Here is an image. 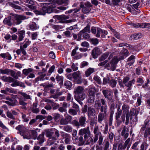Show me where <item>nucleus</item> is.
<instances>
[{
	"instance_id": "20",
	"label": "nucleus",
	"mask_w": 150,
	"mask_h": 150,
	"mask_svg": "<svg viewBox=\"0 0 150 150\" xmlns=\"http://www.w3.org/2000/svg\"><path fill=\"white\" fill-rule=\"evenodd\" d=\"M96 111L95 109L91 107L88 108L87 115L88 117H94L96 115Z\"/></svg>"
},
{
	"instance_id": "14",
	"label": "nucleus",
	"mask_w": 150,
	"mask_h": 150,
	"mask_svg": "<svg viewBox=\"0 0 150 150\" xmlns=\"http://www.w3.org/2000/svg\"><path fill=\"white\" fill-rule=\"evenodd\" d=\"M136 110L134 108H133L130 110L129 112H128V119L126 118V117H125L126 120L125 124L127 125L128 124L129 122V119L132 120V117L135 115Z\"/></svg>"
},
{
	"instance_id": "58",
	"label": "nucleus",
	"mask_w": 150,
	"mask_h": 150,
	"mask_svg": "<svg viewBox=\"0 0 150 150\" xmlns=\"http://www.w3.org/2000/svg\"><path fill=\"white\" fill-rule=\"evenodd\" d=\"M139 141H137L135 142L132 145L131 147V149H135L137 150H139L137 148V146L139 145Z\"/></svg>"
},
{
	"instance_id": "2",
	"label": "nucleus",
	"mask_w": 150,
	"mask_h": 150,
	"mask_svg": "<svg viewBox=\"0 0 150 150\" xmlns=\"http://www.w3.org/2000/svg\"><path fill=\"white\" fill-rule=\"evenodd\" d=\"M130 78L128 76L124 77L122 80L120 79L118 81V84L121 88H124L125 86L127 88V91L131 90L132 85L135 82V80L133 79L129 81Z\"/></svg>"
},
{
	"instance_id": "5",
	"label": "nucleus",
	"mask_w": 150,
	"mask_h": 150,
	"mask_svg": "<svg viewBox=\"0 0 150 150\" xmlns=\"http://www.w3.org/2000/svg\"><path fill=\"white\" fill-rule=\"evenodd\" d=\"M14 20L13 23L16 25H18L20 24L23 20L28 19L29 17H27L26 16L22 15H18L17 14H13Z\"/></svg>"
},
{
	"instance_id": "38",
	"label": "nucleus",
	"mask_w": 150,
	"mask_h": 150,
	"mask_svg": "<svg viewBox=\"0 0 150 150\" xmlns=\"http://www.w3.org/2000/svg\"><path fill=\"white\" fill-rule=\"evenodd\" d=\"M53 119L56 122H57L59 120L60 117V115L58 113H53L52 114Z\"/></svg>"
},
{
	"instance_id": "44",
	"label": "nucleus",
	"mask_w": 150,
	"mask_h": 150,
	"mask_svg": "<svg viewBox=\"0 0 150 150\" xmlns=\"http://www.w3.org/2000/svg\"><path fill=\"white\" fill-rule=\"evenodd\" d=\"M76 110L75 109L71 108L69 109L68 112L71 115L75 116L77 115V112H79V111Z\"/></svg>"
},
{
	"instance_id": "35",
	"label": "nucleus",
	"mask_w": 150,
	"mask_h": 150,
	"mask_svg": "<svg viewBox=\"0 0 150 150\" xmlns=\"http://www.w3.org/2000/svg\"><path fill=\"white\" fill-rule=\"evenodd\" d=\"M24 139H30L31 138V137L29 134V132L27 131L23 132H22V135Z\"/></svg>"
},
{
	"instance_id": "4",
	"label": "nucleus",
	"mask_w": 150,
	"mask_h": 150,
	"mask_svg": "<svg viewBox=\"0 0 150 150\" xmlns=\"http://www.w3.org/2000/svg\"><path fill=\"white\" fill-rule=\"evenodd\" d=\"M86 118L85 115L81 116L78 119V121L74 120L71 122V124L77 128H79L80 126L84 127L86 125Z\"/></svg>"
},
{
	"instance_id": "33",
	"label": "nucleus",
	"mask_w": 150,
	"mask_h": 150,
	"mask_svg": "<svg viewBox=\"0 0 150 150\" xmlns=\"http://www.w3.org/2000/svg\"><path fill=\"white\" fill-rule=\"evenodd\" d=\"M91 32L90 26L89 24H87L86 26L82 30H81L79 32L82 33H90Z\"/></svg>"
},
{
	"instance_id": "3",
	"label": "nucleus",
	"mask_w": 150,
	"mask_h": 150,
	"mask_svg": "<svg viewBox=\"0 0 150 150\" xmlns=\"http://www.w3.org/2000/svg\"><path fill=\"white\" fill-rule=\"evenodd\" d=\"M91 32L97 38H100V36L101 38H105V35L108 34L107 31L104 30H103L101 28L95 27H92L91 28Z\"/></svg>"
},
{
	"instance_id": "51",
	"label": "nucleus",
	"mask_w": 150,
	"mask_h": 150,
	"mask_svg": "<svg viewBox=\"0 0 150 150\" xmlns=\"http://www.w3.org/2000/svg\"><path fill=\"white\" fill-rule=\"evenodd\" d=\"M30 133L31 134L32 138L34 139H36L38 135L37 132L35 130H31L30 131Z\"/></svg>"
},
{
	"instance_id": "36",
	"label": "nucleus",
	"mask_w": 150,
	"mask_h": 150,
	"mask_svg": "<svg viewBox=\"0 0 150 150\" xmlns=\"http://www.w3.org/2000/svg\"><path fill=\"white\" fill-rule=\"evenodd\" d=\"M33 70L32 68H29L27 69H24L23 70V74L25 76H27L31 72H32Z\"/></svg>"
},
{
	"instance_id": "56",
	"label": "nucleus",
	"mask_w": 150,
	"mask_h": 150,
	"mask_svg": "<svg viewBox=\"0 0 150 150\" xmlns=\"http://www.w3.org/2000/svg\"><path fill=\"white\" fill-rule=\"evenodd\" d=\"M103 140V137L101 133H100V135L98 139V144H97L99 145H101L102 144Z\"/></svg>"
},
{
	"instance_id": "22",
	"label": "nucleus",
	"mask_w": 150,
	"mask_h": 150,
	"mask_svg": "<svg viewBox=\"0 0 150 150\" xmlns=\"http://www.w3.org/2000/svg\"><path fill=\"white\" fill-rule=\"evenodd\" d=\"M84 87L81 86H79L74 88V92L75 95L80 94L84 92Z\"/></svg>"
},
{
	"instance_id": "17",
	"label": "nucleus",
	"mask_w": 150,
	"mask_h": 150,
	"mask_svg": "<svg viewBox=\"0 0 150 150\" xmlns=\"http://www.w3.org/2000/svg\"><path fill=\"white\" fill-rule=\"evenodd\" d=\"M96 92V89L94 86H89L88 87L87 95L88 96L95 97Z\"/></svg>"
},
{
	"instance_id": "57",
	"label": "nucleus",
	"mask_w": 150,
	"mask_h": 150,
	"mask_svg": "<svg viewBox=\"0 0 150 150\" xmlns=\"http://www.w3.org/2000/svg\"><path fill=\"white\" fill-rule=\"evenodd\" d=\"M45 131V132L46 136L47 137L49 138L52 136L53 134V132L50 131L49 129H46Z\"/></svg>"
},
{
	"instance_id": "9",
	"label": "nucleus",
	"mask_w": 150,
	"mask_h": 150,
	"mask_svg": "<svg viewBox=\"0 0 150 150\" xmlns=\"http://www.w3.org/2000/svg\"><path fill=\"white\" fill-rule=\"evenodd\" d=\"M103 94L106 99L109 101L112 99L113 93L110 89H104L102 91Z\"/></svg>"
},
{
	"instance_id": "16",
	"label": "nucleus",
	"mask_w": 150,
	"mask_h": 150,
	"mask_svg": "<svg viewBox=\"0 0 150 150\" xmlns=\"http://www.w3.org/2000/svg\"><path fill=\"white\" fill-rule=\"evenodd\" d=\"M18 113L15 110H11L10 111L8 110L6 112L7 116L8 117L13 120L15 119V117L18 115Z\"/></svg>"
},
{
	"instance_id": "41",
	"label": "nucleus",
	"mask_w": 150,
	"mask_h": 150,
	"mask_svg": "<svg viewBox=\"0 0 150 150\" xmlns=\"http://www.w3.org/2000/svg\"><path fill=\"white\" fill-rule=\"evenodd\" d=\"M30 29L32 30H35L38 28V26H37L36 23L33 22L32 23L29 25Z\"/></svg>"
},
{
	"instance_id": "12",
	"label": "nucleus",
	"mask_w": 150,
	"mask_h": 150,
	"mask_svg": "<svg viewBox=\"0 0 150 150\" xmlns=\"http://www.w3.org/2000/svg\"><path fill=\"white\" fill-rule=\"evenodd\" d=\"M85 6L82 9V12L85 14H87L91 10V7L92 6L91 3L88 1H87L84 3Z\"/></svg>"
},
{
	"instance_id": "62",
	"label": "nucleus",
	"mask_w": 150,
	"mask_h": 150,
	"mask_svg": "<svg viewBox=\"0 0 150 150\" xmlns=\"http://www.w3.org/2000/svg\"><path fill=\"white\" fill-rule=\"evenodd\" d=\"M79 143L81 145H83L84 144L85 141L86 140H85V139H83V137L82 136H80L79 138Z\"/></svg>"
},
{
	"instance_id": "63",
	"label": "nucleus",
	"mask_w": 150,
	"mask_h": 150,
	"mask_svg": "<svg viewBox=\"0 0 150 150\" xmlns=\"http://www.w3.org/2000/svg\"><path fill=\"white\" fill-rule=\"evenodd\" d=\"M101 104L99 101L96 100L95 101V104L94 105V107L96 109H99L101 106Z\"/></svg>"
},
{
	"instance_id": "13",
	"label": "nucleus",
	"mask_w": 150,
	"mask_h": 150,
	"mask_svg": "<svg viewBox=\"0 0 150 150\" xmlns=\"http://www.w3.org/2000/svg\"><path fill=\"white\" fill-rule=\"evenodd\" d=\"M72 119V117L70 115H68L66 118H62L60 121V124L63 125H67L71 122Z\"/></svg>"
},
{
	"instance_id": "34",
	"label": "nucleus",
	"mask_w": 150,
	"mask_h": 150,
	"mask_svg": "<svg viewBox=\"0 0 150 150\" xmlns=\"http://www.w3.org/2000/svg\"><path fill=\"white\" fill-rule=\"evenodd\" d=\"M126 8L128 10L132 13H135V11L134 10V8L130 5L127 4L125 5Z\"/></svg>"
},
{
	"instance_id": "6",
	"label": "nucleus",
	"mask_w": 150,
	"mask_h": 150,
	"mask_svg": "<svg viewBox=\"0 0 150 150\" xmlns=\"http://www.w3.org/2000/svg\"><path fill=\"white\" fill-rule=\"evenodd\" d=\"M79 134L81 136L84 135V138L85 140H87L88 138V137H90L91 135V132L89 126L80 129L79 131Z\"/></svg>"
},
{
	"instance_id": "32",
	"label": "nucleus",
	"mask_w": 150,
	"mask_h": 150,
	"mask_svg": "<svg viewBox=\"0 0 150 150\" xmlns=\"http://www.w3.org/2000/svg\"><path fill=\"white\" fill-rule=\"evenodd\" d=\"M18 93L23 96L24 101H26V100L31 99L30 96L24 92L20 91L18 92Z\"/></svg>"
},
{
	"instance_id": "45",
	"label": "nucleus",
	"mask_w": 150,
	"mask_h": 150,
	"mask_svg": "<svg viewBox=\"0 0 150 150\" xmlns=\"http://www.w3.org/2000/svg\"><path fill=\"white\" fill-rule=\"evenodd\" d=\"M63 129L67 132H70L72 131V128L70 126L67 125L64 127Z\"/></svg>"
},
{
	"instance_id": "39",
	"label": "nucleus",
	"mask_w": 150,
	"mask_h": 150,
	"mask_svg": "<svg viewBox=\"0 0 150 150\" xmlns=\"http://www.w3.org/2000/svg\"><path fill=\"white\" fill-rule=\"evenodd\" d=\"M117 82L116 80L114 79H112L110 80L109 82V85L112 88H114L116 86Z\"/></svg>"
},
{
	"instance_id": "52",
	"label": "nucleus",
	"mask_w": 150,
	"mask_h": 150,
	"mask_svg": "<svg viewBox=\"0 0 150 150\" xmlns=\"http://www.w3.org/2000/svg\"><path fill=\"white\" fill-rule=\"evenodd\" d=\"M104 147L103 150H110V143L108 141H106L104 144Z\"/></svg>"
},
{
	"instance_id": "23",
	"label": "nucleus",
	"mask_w": 150,
	"mask_h": 150,
	"mask_svg": "<svg viewBox=\"0 0 150 150\" xmlns=\"http://www.w3.org/2000/svg\"><path fill=\"white\" fill-rule=\"evenodd\" d=\"M129 129L124 126L121 135L124 137V139H126L129 135Z\"/></svg>"
},
{
	"instance_id": "19",
	"label": "nucleus",
	"mask_w": 150,
	"mask_h": 150,
	"mask_svg": "<svg viewBox=\"0 0 150 150\" xmlns=\"http://www.w3.org/2000/svg\"><path fill=\"white\" fill-rule=\"evenodd\" d=\"M100 54V50L97 47L94 48L92 51L91 55L94 58H97L98 55Z\"/></svg>"
},
{
	"instance_id": "8",
	"label": "nucleus",
	"mask_w": 150,
	"mask_h": 150,
	"mask_svg": "<svg viewBox=\"0 0 150 150\" xmlns=\"http://www.w3.org/2000/svg\"><path fill=\"white\" fill-rule=\"evenodd\" d=\"M55 17L58 20L60 21V22L62 23H69L71 22H75L76 21V20L74 19L66 20L68 19L69 17V16H66L64 15H57Z\"/></svg>"
},
{
	"instance_id": "37",
	"label": "nucleus",
	"mask_w": 150,
	"mask_h": 150,
	"mask_svg": "<svg viewBox=\"0 0 150 150\" xmlns=\"http://www.w3.org/2000/svg\"><path fill=\"white\" fill-rule=\"evenodd\" d=\"M43 6L42 7L40 10L41 13L42 15H44L46 13H48V10L46 5L44 4Z\"/></svg>"
},
{
	"instance_id": "26",
	"label": "nucleus",
	"mask_w": 150,
	"mask_h": 150,
	"mask_svg": "<svg viewBox=\"0 0 150 150\" xmlns=\"http://www.w3.org/2000/svg\"><path fill=\"white\" fill-rule=\"evenodd\" d=\"M11 74V75L16 79H17L18 77L20 75L21 73L20 71H18L17 73H16L15 71L13 70H10V72Z\"/></svg>"
},
{
	"instance_id": "60",
	"label": "nucleus",
	"mask_w": 150,
	"mask_h": 150,
	"mask_svg": "<svg viewBox=\"0 0 150 150\" xmlns=\"http://www.w3.org/2000/svg\"><path fill=\"white\" fill-rule=\"evenodd\" d=\"M90 41L92 44L94 45H96L98 43V40L97 38L90 39Z\"/></svg>"
},
{
	"instance_id": "15",
	"label": "nucleus",
	"mask_w": 150,
	"mask_h": 150,
	"mask_svg": "<svg viewBox=\"0 0 150 150\" xmlns=\"http://www.w3.org/2000/svg\"><path fill=\"white\" fill-rule=\"evenodd\" d=\"M6 99L8 101H6L5 103L9 105L14 106L16 105L18 103L17 100L14 98L7 97Z\"/></svg>"
},
{
	"instance_id": "64",
	"label": "nucleus",
	"mask_w": 150,
	"mask_h": 150,
	"mask_svg": "<svg viewBox=\"0 0 150 150\" xmlns=\"http://www.w3.org/2000/svg\"><path fill=\"white\" fill-rule=\"evenodd\" d=\"M67 148L68 150H76L75 147L70 145H68L67 146Z\"/></svg>"
},
{
	"instance_id": "43",
	"label": "nucleus",
	"mask_w": 150,
	"mask_h": 150,
	"mask_svg": "<svg viewBox=\"0 0 150 150\" xmlns=\"http://www.w3.org/2000/svg\"><path fill=\"white\" fill-rule=\"evenodd\" d=\"M55 2L57 4L59 5L62 4L67 5L69 2V0H56Z\"/></svg>"
},
{
	"instance_id": "24",
	"label": "nucleus",
	"mask_w": 150,
	"mask_h": 150,
	"mask_svg": "<svg viewBox=\"0 0 150 150\" xmlns=\"http://www.w3.org/2000/svg\"><path fill=\"white\" fill-rule=\"evenodd\" d=\"M44 3V4L46 6L48 10V13H51L52 11V8L55 7V6L53 3Z\"/></svg>"
},
{
	"instance_id": "50",
	"label": "nucleus",
	"mask_w": 150,
	"mask_h": 150,
	"mask_svg": "<svg viewBox=\"0 0 150 150\" xmlns=\"http://www.w3.org/2000/svg\"><path fill=\"white\" fill-rule=\"evenodd\" d=\"M126 147L122 143H120L117 145V150H125Z\"/></svg>"
},
{
	"instance_id": "31",
	"label": "nucleus",
	"mask_w": 150,
	"mask_h": 150,
	"mask_svg": "<svg viewBox=\"0 0 150 150\" xmlns=\"http://www.w3.org/2000/svg\"><path fill=\"white\" fill-rule=\"evenodd\" d=\"M81 73L79 71L74 72L72 74V76L75 80H77L80 78H81Z\"/></svg>"
},
{
	"instance_id": "29",
	"label": "nucleus",
	"mask_w": 150,
	"mask_h": 150,
	"mask_svg": "<svg viewBox=\"0 0 150 150\" xmlns=\"http://www.w3.org/2000/svg\"><path fill=\"white\" fill-rule=\"evenodd\" d=\"M95 71V69L94 68L90 67L85 71V76L86 77H88Z\"/></svg>"
},
{
	"instance_id": "25",
	"label": "nucleus",
	"mask_w": 150,
	"mask_h": 150,
	"mask_svg": "<svg viewBox=\"0 0 150 150\" xmlns=\"http://www.w3.org/2000/svg\"><path fill=\"white\" fill-rule=\"evenodd\" d=\"M25 30H22L18 32V41L17 42H19L22 41L25 37Z\"/></svg>"
},
{
	"instance_id": "10",
	"label": "nucleus",
	"mask_w": 150,
	"mask_h": 150,
	"mask_svg": "<svg viewBox=\"0 0 150 150\" xmlns=\"http://www.w3.org/2000/svg\"><path fill=\"white\" fill-rule=\"evenodd\" d=\"M86 97V95L85 93L75 95L74 96L75 100L81 105L83 104L82 101Z\"/></svg>"
},
{
	"instance_id": "1",
	"label": "nucleus",
	"mask_w": 150,
	"mask_h": 150,
	"mask_svg": "<svg viewBox=\"0 0 150 150\" xmlns=\"http://www.w3.org/2000/svg\"><path fill=\"white\" fill-rule=\"evenodd\" d=\"M108 60H105L98 64V66H103L105 68L108 70L114 71L116 69L117 64L118 62L117 57H114L110 63L108 62Z\"/></svg>"
},
{
	"instance_id": "54",
	"label": "nucleus",
	"mask_w": 150,
	"mask_h": 150,
	"mask_svg": "<svg viewBox=\"0 0 150 150\" xmlns=\"http://www.w3.org/2000/svg\"><path fill=\"white\" fill-rule=\"evenodd\" d=\"M149 135H150V127L146 129L144 132V137L145 138H147Z\"/></svg>"
},
{
	"instance_id": "40",
	"label": "nucleus",
	"mask_w": 150,
	"mask_h": 150,
	"mask_svg": "<svg viewBox=\"0 0 150 150\" xmlns=\"http://www.w3.org/2000/svg\"><path fill=\"white\" fill-rule=\"evenodd\" d=\"M109 54V52H107L104 54L99 58V61L101 62L104 61L108 57Z\"/></svg>"
},
{
	"instance_id": "27",
	"label": "nucleus",
	"mask_w": 150,
	"mask_h": 150,
	"mask_svg": "<svg viewBox=\"0 0 150 150\" xmlns=\"http://www.w3.org/2000/svg\"><path fill=\"white\" fill-rule=\"evenodd\" d=\"M105 115L101 112H100L98 115V121L100 124H102V122L104 120Z\"/></svg>"
},
{
	"instance_id": "42",
	"label": "nucleus",
	"mask_w": 150,
	"mask_h": 150,
	"mask_svg": "<svg viewBox=\"0 0 150 150\" xmlns=\"http://www.w3.org/2000/svg\"><path fill=\"white\" fill-rule=\"evenodd\" d=\"M60 133L61 136L63 138V139H65L71 137L70 134L66 133L63 131L60 132Z\"/></svg>"
},
{
	"instance_id": "30",
	"label": "nucleus",
	"mask_w": 150,
	"mask_h": 150,
	"mask_svg": "<svg viewBox=\"0 0 150 150\" xmlns=\"http://www.w3.org/2000/svg\"><path fill=\"white\" fill-rule=\"evenodd\" d=\"M142 36V35L141 33H137L132 35L130 39L131 40H137L141 38Z\"/></svg>"
},
{
	"instance_id": "18",
	"label": "nucleus",
	"mask_w": 150,
	"mask_h": 150,
	"mask_svg": "<svg viewBox=\"0 0 150 150\" xmlns=\"http://www.w3.org/2000/svg\"><path fill=\"white\" fill-rule=\"evenodd\" d=\"M44 135L45 133L42 132L41 134H40L37 137L36 139L38 140L37 142L38 144L40 146L42 145V144L44 142L45 140Z\"/></svg>"
},
{
	"instance_id": "47",
	"label": "nucleus",
	"mask_w": 150,
	"mask_h": 150,
	"mask_svg": "<svg viewBox=\"0 0 150 150\" xmlns=\"http://www.w3.org/2000/svg\"><path fill=\"white\" fill-rule=\"evenodd\" d=\"M86 140V144L92 145L95 143L93 141V138L91 137H90L87 140Z\"/></svg>"
},
{
	"instance_id": "28",
	"label": "nucleus",
	"mask_w": 150,
	"mask_h": 150,
	"mask_svg": "<svg viewBox=\"0 0 150 150\" xmlns=\"http://www.w3.org/2000/svg\"><path fill=\"white\" fill-rule=\"evenodd\" d=\"M11 16L5 18L3 21L4 24L11 26L13 24V23L11 21Z\"/></svg>"
},
{
	"instance_id": "61",
	"label": "nucleus",
	"mask_w": 150,
	"mask_h": 150,
	"mask_svg": "<svg viewBox=\"0 0 150 150\" xmlns=\"http://www.w3.org/2000/svg\"><path fill=\"white\" fill-rule=\"evenodd\" d=\"M23 126L21 125H19L16 128V129L18 130L20 134L21 135H22V132H23Z\"/></svg>"
},
{
	"instance_id": "53",
	"label": "nucleus",
	"mask_w": 150,
	"mask_h": 150,
	"mask_svg": "<svg viewBox=\"0 0 150 150\" xmlns=\"http://www.w3.org/2000/svg\"><path fill=\"white\" fill-rule=\"evenodd\" d=\"M10 72V70L8 69H0V73L2 74H8Z\"/></svg>"
},
{
	"instance_id": "49",
	"label": "nucleus",
	"mask_w": 150,
	"mask_h": 150,
	"mask_svg": "<svg viewBox=\"0 0 150 150\" xmlns=\"http://www.w3.org/2000/svg\"><path fill=\"white\" fill-rule=\"evenodd\" d=\"M120 53L126 57L129 55V52L127 49L123 48L121 51Z\"/></svg>"
},
{
	"instance_id": "48",
	"label": "nucleus",
	"mask_w": 150,
	"mask_h": 150,
	"mask_svg": "<svg viewBox=\"0 0 150 150\" xmlns=\"http://www.w3.org/2000/svg\"><path fill=\"white\" fill-rule=\"evenodd\" d=\"M115 109V104L114 103H112L110 107V114H114Z\"/></svg>"
},
{
	"instance_id": "21",
	"label": "nucleus",
	"mask_w": 150,
	"mask_h": 150,
	"mask_svg": "<svg viewBox=\"0 0 150 150\" xmlns=\"http://www.w3.org/2000/svg\"><path fill=\"white\" fill-rule=\"evenodd\" d=\"M83 35V38L87 39H88L90 38L89 35L87 33H82V34L80 32H79L78 34V39L77 41H79L81 39V36Z\"/></svg>"
},
{
	"instance_id": "7",
	"label": "nucleus",
	"mask_w": 150,
	"mask_h": 150,
	"mask_svg": "<svg viewBox=\"0 0 150 150\" xmlns=\"http://www.w3.org/2000/svg\"><path fill=\"white\" fill-rule=\"evenodd\" d=\"M129 107L125 104L123 105L122 106V110L123 111L122 114L121 116V119L122 122L124 123L125 121V117L127 119H128V112L129 111Z\"/></svg>"
},
{
	"instance_id": "11",
	"label": "nucleus",
	"mask_w": 150,
	"mask_h": 150,
	"mask_svg": "<svg viewBox=\"0 0 150 150\" xmlns=\"http://www.w3.org/2000/svg\"><path fill=\"white\" fill-rule=\"evenodd\" d=\"M100 101L102 104L100 107V112H103V114H106L108 108L106 101L105 99L103 98L101 99Z\"/></svg>"
},
{
	"instance_id": "55",
	"label": "nucleus",
	"mask_w": 150,
	"mask_h": 150,
	"mask_svg": "<svg viewBox=\"0 0 150 150\" xmlns=\"http://www.w3.org/2000/svg\"><path fill=\"white\" fill-rule=\"evenodd\" d=\"M88 98L87 99V102L88 103H91L92 104H93L94 102L95 97L92 96H88Z\"/></svg>"
},
{
	"instance_id": "46",
	"label": "nucleus",
	"mask_w": 150,
	"mask_h": 150,
	"mask_svg": "<svg viewBox=\"0 0 150 150\" xmlns=\"http://www.w3.org/2000/svg\"><path fill=\"white\" fill-rule=\"evenodd\" d=\"M148 145L145 142H143L141 145L139 150H146Z\"/></svg>"
},
{
	"instance_id": "59",
	"label": "nucleus",
	"mask_w": 150,
	"mask_h": 150,
	"mask_svg": "<svg viewBox=\"0 0 150 150\" xmlns=\"http://www.w3.org/2000/svg\"><path fill=\"white\" fill-rule=\"evenodd\" d=\"M64 85L66 86L67 88L69 89L72 86V84L70 81H67L65 82Z\"/></svg>"
}]
</instances>
